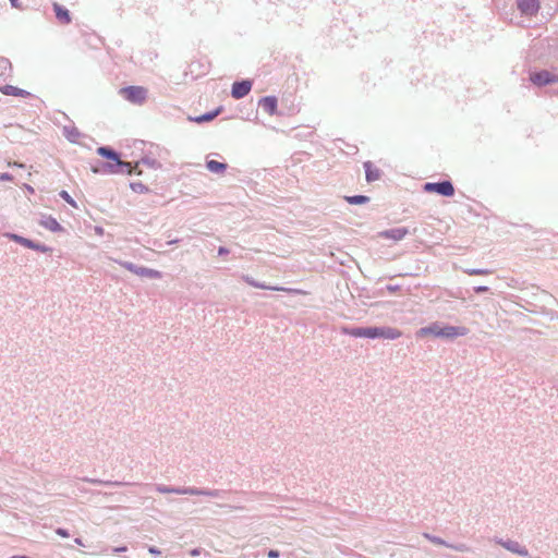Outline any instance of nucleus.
<instances>
[{
  "mask_svg": "<svg viewBox=\"0 0 558 558\" xmlns=\"http://www.w3.org/2000/svg\"><path fill=\"white\" fill-rule=\"evenodd\" d=\"M43 223H44V226L46 228H48L51 231H57V230L61 229V227L58 223V221L56 219H53V218H48Z\"/></svg>",
  "mask_w": 558,
  "mask_h": 558,
  "instance_id": "nucleus-19",
  "label": "nucleus"
},
{
  "mask_svg": "<svg viewBox=\"0 0 558 558\" xmlns=\"http://www.w3.org/2000/svg\"><path fill=\"white\" fill-rule=\"evenodd\" d=\"M364 168L367 182H374L380 179V170L377 167H375L371 161H366L364 163Z\"/></svg>",
  "mask_w": 558,
  "mask_h": 558,
  "instance_id": "nucleus-10",
  "label": "nucleus"
},
{
  "mask_svg": "<svg viewBox=\"0 0 558 558\" xmlns=\"http://www.w3.org/2000/svg\"><path fill=\"white\" fill-rule=\"evenodd\" d=\"M121 95L131 102L143 104L147 96V89L142 86H130L121 89Z\"/></svg>",
  "mask_w": 558,
  "mask_h": 558,
  "instance_id": "nucleus-3",
  "label": "nucleus"
},
{
  "mask_svg": "<svg viewBox=\"0 0 558 558\" xmlns=\"http://www.w3.org/2000/svg\"><path fill=\"white\" fill-rule=\"evenodd\" d=\"M53 10H54V13H56V17L58 19V21L61 24H69V23H71V16H70V13H69V11L66 9H64L63 7H61L58 3H53Z\"/></svg>",
  "mask_w": 558,
  "mask_h": 558,
  "instance_id": "nucleus-13",
  "label": "nucleus"
},
{
  "mask_svg": "<svg viewBox=\"0 0 558 558\" xmlns=\"http://www.w3.org/2000/svg\"><path fill=\"white\" fill-rule=\"evenodd\" d=\"M36 248H39L40 246L39 245H36L35 246ZM43 247V251L45 252L46 251V247L45 246H41Z\"/></svg>",
  "mask_w": 558,
  "mask_h": 558,
  "instance_id": "nucleus-34",
  "label": "nucleus"
},
{
  "mask_svg": "<svg viewBox=\"0 0 558 558\" xmlns=\"http://www.w3.org/2000/svg\"><path fill=\"white\" fill-rule=\"evenodd\" d=\"M149 553L153 554V555H160V550H158L157 548L155 547H150L149 548Z\"/></svg>",
  "mask_w": 558,
  "mask_h": 558,
  "instance_id": "nucleus-27",
  "label": "nucleus"
},
{
  "mask_svg": "<svg viewBox=\"0 0 558 558\" xmlns=\"http://www.w3.org/2000/svg\"><path fill=\"white\" fill-rule=\"evenodd\" d=\"M471 274L472 275H486V274H489V271H487V270H473Z\"/></svg>",
  "mask_w": 558,
  "mask_h": 558,
  "instance_id": "nucleus-25",
  "label": "nucleus"
},
{
  "mask_svg": "<svg viewBox=\"0 0 558 558\" xmlns=\"http://www.w3.org/2000/svg\"><path fill=\"white\" fill-rule=\"evenodd\" d=\"M207 169L211 172L221 173L226 170L227 165L217 160H209L206 163Z\"/></svg>",
  "mask_w": 558,
  "mask_h": 558,
  "instance_id": "nucleus-15",
  "label": "nucleus"
},
{
  "mask_svg": "<svg viewBox=\"0 0 558 558\" xmlns=\"http://www.w3.org/2000/svg\"><path fill=\"white\" fill-rule=\"evenodd\" d=\"M531 81L535 85H539L541 86V85H546V84H549V83L557 82L558 81V76L555 75V74H551L548 71H541V72H537V73H533L531 75Z\"/></svg>",
  "mask_w": 558,
  "mask_h": 558,
  "instance_id": "nucleus-7",
  "label": "nucleus"
},
{
  "mask_svg": "<svg viewBox=\"0 0 558 558\" xmlns=\"http://www.w3.org/2000/svg\"><path fill=\"white\" fill-rule=\"evenodd\" d=\"M508 548L513 550V551H517V553H519L521 555H526V551H521V550L517 549L515 546H512V547L508 546Z\"/></svg>",
  "mask_w": 558,
  "mask_h": 558,
  "instance_id": "nucleus-28",
  "label": "nucleus"
},
{
  "mask_svg": "<svg viewBox=\"0 0 558 558\" xmlns=\"http://www.w3.org/2000/svg\"><path fill=\"white\" fill-rule=\"evenodd\" d=\"M219 112H220V110H216L214 112L206 113V114H203V116H198L196 118H191V120L196 122V123L208 122V121L214 120L219 114Z\"/></svg>",
  "mask_w": 558,
  "mask_h": 558,
  "instance_id": "nucleus-16",
  "label": "nucleus"
},
{
  "mask_svg": "<svg viewBox=\"0 0 558 558\" xmlns=\"http://www.w3.org/2000/svg\"><path fill=\"white\" fill-rule=\"evenodd\" d=\"M126 267L130 270L134 271L135 274H137L138 276H142V277H149V278H159L160 277V272L157 270H154V269H148L145 267L133 268V266L131 264L128 265Z\"/></svg>",
  "mask_w": 558,
  "mask_h": 558,
  "instance_id": "nucleus-14",
  "label": "nucleus"
},
{
  "mask_svg": "<svg viewBox=\"0 0 558 558\" xmlns=\"http://www.w3.org/2000/svg\"><path fill=\"white\" fill-rule=\"evenodd\" d=\"M344 198L351 205H361L369 201V198L364 195L345 196Z\"/></svg>",
  "mask_w": 558,
  "mask_h": 558,
  "instance_id": "nucleus-17",
  "label": "nucleus"
},
{
  "mask_svg": "<svg viewBox=\"0 0 558 558\" xmlns=\"http://www.w3.org/2000/svg\"><path fill=\"white\" fill-rule=\"evenodd\" d=\"M11 239L14 240V241H19L20 240L16 235H12Z\"/></svg>",
  "mask_w": 558,
  "mask_h": 558,
  "instance_id": "nucleus-33",
  "label": "nucleus"
},
{
  "mask_svg": "<svg viewBox=\"0 0 558 558\" xmlns=\"http://www.w3.org/2000/svg\"><path fill=\"white\" fill-rule=\"evenodd\" d=\"M342 332L355 338H383L389 340H395L402 336V331L393 327L343 328Z\"/></svg>",
  "mask_w": 558,
  "mask_h": 558,
  "instance_id": "nucleus-1",
  "label": "nucleus"
},
{
  "mask_svg": "<svg viewBox=\"0 0 558 558\" xmlns=\"http://www.w3.org/2000/svg\"><path fill=\"white\" fill-rule=\"evenodd\" d=\"M425 537L428 538L430 542H433L436 545H445V542L438 537L430 536L428 534H425Z\"/></svg>",
  "mask_w": 558,
  "mask_h": 558,
  "instance_id": "nucleus-21",
  "label": "nucleus"
},
{
  "mask_svg": "<svg viewBox=\"0 0 558 558\" xmlns=\"http://www.w3.org/2000/svg\"><path fill=\"white\" fill-rule=\"evenodd\" d=\"M10 2H11V4H12V7H13V8H16V9H20V8H21V5H20V3H19V0H10Z\"/></svg>",
  "mask_w": 558,
  "mask_h": 558,
  "instance_id": "nucleus-26",
  "label": "nucleus"
},
{
  "mask_svg": "<svg viewBox=\"0 0 558 558\" xmlns=\"http://www.w3.org/2000/svg\"><path fill=\"white\" fill-rule=\"evenodd\" d=\"M157 490L160 493H175V494H191V495L205 494V495L216 496V493H206V492H201V490L193 489V488L173 489V488H168V487H158Z\"/></svg>",
  "mask_w": 558,
  "mask_h": 558,
  "instance_id": "nucleus-12",
  "label": "nucleus"
},
{
  "mask_svg": "<svg viewBox=\"0 0 558 558\" xmlns=\"http://www.w3.org/2000/svg\"><path fill=\"white\" fill-rule=\"evenodd\" d=\"M56 533H57L58 535H60L61 537H69V533H68L65 530H63V529H58V530L56 531Z\"/></svg>",
  "mask_w": 558,
  "mask_h": 558,
  "instance_id": "nucleus-22",
  "label": "nucleus"
},
{
  "mask_svg": "<svg viewBox=\"0 0 558 558\" xmlns=\"http://www.w3.org/2000/svg\"><path fill=\"white\" fill-rule=\"evenodd\" d=\"M97 153L100 156L112 161L111 163L108 165L110 172H118V170L116 169L118 167H129L130 168V162L121 161L118 154L116 151L111 150L110 148L99 147L97 149Z\"/></svg>",
  "mask_w": 558,
  "mask_h": 558,
  "instance_id": "nucleus-5",
  "label": "nucleus"
},
{
  "mask_svg": "<svg viewBox=\"0 0 558 558\" xmlns=\"http://www.w3.org/2000/svg\"><path fill=\"white\" fill-rule=\"evenodd\" d=\"M121 168V172H126L128 174H131L132 173V166L130 165V168L129 167H120Z\"/></svg>",
  "mask_w": 558,
  "mask_h": 558,
  "instance_id": "nucleus-24",
  "label": "nucleus"
},
{
  "mask_svg": "<svg viewBox=\"0 0 558 558\" xmlns=\"http://www.w3.org/2000/svg\"><path fill=\"white\" fill-rule=\"evenodd\" d=\"M75 543H76V544H78V545H82V542H81V539H80V538H76V539H75Z\"/></svg>",
  "mask_w": 558,
  "mask_h": 558,
  "instance_id": "nucleus-32",
  "label": "nucleus"
},
{
  "mask_svg": "<svg viewBox=\"0 0 558 558\" xmlns=\"http://www.w3.org/2000/svg\"><path fill=\"white\" fill-rule=\"evenodd\" d=\"M268 557L269 558H278L279 557V551L271 549V550L268 551Z\"/></svg>",
  "mask_w": 558,
  "mask_h": 558,
  "instance_id": "nucleus-23",
  "label": "nucleus"
},
{
  "mask_svg": "<svg viewBox=\"0 0 558 558\" xmlns=\"http://www.w3.org/2000/svg\"><path fill=\"white\" fill-rule=\"evenodd\" d=\"M252 88V83L250 81L235 82L232 85L231 95L235 99L243 98L246 96Z\"/></svg>",
  "mask_w": 558,
  "mask_h": 558,
  "instance_id": "nucleus-8",
  "label": "nucleus"
},
{
  "mask_svg": "<svg viewBox=\"0 0 558 558\" xmlns=\"http://www.w3.org/2000/svg\"><path fill=\"white\" fill-rule=\"evenodd\" d=\"M60 196L66 202L69 203L71 206L73 207H76V203L74 202V199L69 195V193L66 191H61L60 192Z\"/></svg>",
  "mask_w": 558,
  "mask_h": 558,
  "instance_id": "nucleus-20",
  "label": "nucleus"
},
{
  "mask_svg": "<svg viewBox=\"0 0 558 558\" xmlns=\"http://www.w3.org/2000/svg\"><path fill=\"white\" fill-rule=\"evenodd\" d=\"M404 234H405V230H402V229H393V230H390L385 233L387 239H392L396 241L401 240Z\"/></svg>",
  "mask_w": 558,
  "mask_h": 558,
  "instance_id": "nucleus-18",
  "label": "nucleus"
},
{
  "mask_svg": "<svg viewBox=\"0 0 558 558\" xmlns=\"http://www.w3.org/2000/svg\"><path fill=\"white\" fill-rule=\"evenodd\" d=\"M423 189L427 193H437L447 197L454 194V187L450 181H442L437 183L428 182L424 185Z\"/></svg>",
  "mask_w": 558,
  "mask_h": 558,
  "instance_id": "nucleus-4",
  "label": "nucleus"
},
{
  "mask_svg": "<svg viewBox=\"0 0 558 558\" xmlns=\"http://www.w3.org/2000/svg\"><path fill=\"white\" fill-rule=\"evenodd\" d=\"M125 550H126V547H120V548L114 549V551H118V553L125 551Z\"/></svg>",
  "mask_w": 558,
  "mask_h": 558,
  "instance_id": "nucleus-31",
  "label": "nucleus"
},
{
  "mask_svg": "<svg viewBox=\"0 0 558 558\" xmlns=\"http://www.w3.org/2000/svg\"><path fill=\"white\" fill-rule=\"evenodd\" d=\"M487 290H488L487 287H477V288H475L476 292H486Z\"/></svg>",
  "mask_w": 558,
  "mask_h": 558,
  "instance_id": "nucleus-29",
  "label": "nucleus"
},
{
  "mask_svg": "<svg viewBox=\"0 0 558 558\" xmlns=\"http://www.w3.org/2000/svg\"><path fill=\"white\" fill-rule=\"evenodd\" d=\"M518 9L522 14L535 15L539 10L538 0H518Z\"/></svg>",
  "mask_w": 558,
  "mask_h": 558,
  "instance_id": "nucleus-6",
  "label": "nucleus"
},
{
  "mask_svg": "<svg viewBox=\"0 0 558 558\" xmlns=\"http://www.w3.org/2000/svg\"><path fill=\"white\" fill-rule=\"evenodd\" d=\"M226 253H228V250H226L225 247H222V246H221V247L219 248L218 254H219V255H222V254H226Z\"/></svg>",
  "mask_w": 558,
  "mask_h": 558,
  "instance_id": "nucleus-30",
  "label": "nucleus"
},
{
  "mask_svg": "<svg viewBox=\"0 0 558 558\" xmlns=\"http://www.w3.org/2000/svg\"><path fill=\"white\" fill-rule=\"evenodd\" d=\"M259 106L269 116H274L277 111V98L274 96H267L259 100Z\"/></svg>",
  "mask_w": 558,
  "mask_h": 558,
  "instance_id": "nucleus-9",
  "label": "nucleus"
},
{
  "mask_svg": "<svg viewBox=\"0 0 558 558\" xmlns=\"http://www.w3.org/2000/svg\"><path fill=\"white\" fill-rule=\"evenodd\" d=\"M469 329L463 326H441L438 323L432 324L430 326L423 327L416 331V337H436L444 339H454L457 337L465 336Z\"/></svg>",
  "mask_w": 558,
  "mask_h": 558,
  "instance_id": "nucleus-2",
  "label": "nucleus"
},
{
  "mask_svg": "<svg viewBox=\"0 0 558 558\" xmlns=\"http://www.w3.org/2000/svg\"><path fill=\"white\" fill-rule=\"evenodd\" d=\"M0 92L3 95L22 97V98H25V97L29 96L28 92H26V90H24L22 88L15 87L13 85H4V86H2V87H0Z\"/></svg>",
  "mask_w": 558,
  "mask_h": 558,
  "instance_id": "nucleus-11",
  "label": "nucleus"
}]
</instances>
